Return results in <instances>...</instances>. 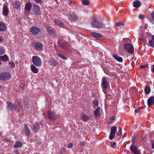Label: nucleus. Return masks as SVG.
<instances>
[{
	"label": "nucleus",
	"mask_w": 154,
	"mask_h": 154,
	"mask_svg": "<svg viewBox=\"0 0 154 154\" xmlns=\"http://www.w3.org/2000/svg\"><path fill=\"white\" fill-rule=\"evenodd\" d=\"M5 52V48L3 47H0V56L4 54Z\"/></svg>",
	"instance_id": "34"
},
{
	"label": "nucleus",
	"mask_w": 154,
	"mask_h": 154,
	"mask_svg": "<svg viewBox=\"0 0 154 154\" xmlns=\"http://www.w3.org/2000/svg\"><path fill=\"white\" fill-rule=\"evenodd\" d=\"M151 70L153 72H154V65H153L151 68Z\"/></svg>",
	"instance_id": "52"
},
{
	"label": "nucleus",
	"mask_w": 154,
	"mask_h": 154,
	"mask_svg": "<svg viewBox=\"0 0 154 154\" xmlns=\"http://www.w3.org/2000/svg\"><path fill=\"white\" fill-rule=\"evenodd\" d=\"M52 63L53 65V66H55L57 65L58 64V62L57 61H56V60H53V61Z\"/></svg>",
	"instance_id": "44"
},
{
	"label": "nucleus",
	"mask_w": 154,
	"mask_h": 154,
	"mask_svg": "<svg viewBox=\"0 0 154 154\" xmlns=\"http://www.w3.org/2000/svg\"><path fill=\"white\" fill-rule=\"evenodd\" d=\"M144 16L143 15H140L139 16V18L140 19H142L144 18Z\"/></svg>",
	"instance_id": "49"
},
{
	"label": "nucleus",
	"mask_w": 154,
	"mask_h": 154,
	"mask_svg": "<svg viewBox=\"0 0 154 154\" xmlns=\"http://www.w3.org/2000/svg\"><path fill=\"white\" fill-rule=\"evenodd\" d=\"M22 145V143L20 141H17L14 146V147L15 148L21 147Z\"/></svg>",
	"instance_id": "27"
},
{
	"label": "nucleus",
	"mask_w": 154,
	"mask_h": 154,
	"mask_svg": "<svg viewBox=\"0 0 154 154\" xmlns=\"http://www.w3.org/2000/svg\"><path fill=\"white\" fill-rule=\"evenodd\" d=\"M54 22L55 23V24L59 26V27L63 28H64V24L60 20L57 19L55 20L54 21Z\"/></svg>",
	"instance_id": "17"
},
{
	"label": "nucleus",
	"mask_w": 154,
	"mask_h": 154,
	"mask_svg": "<svg viewBox=\"0 0 154 154\" xmlns=\"http://www.w3.org/2000/svg\"><path fill=\"white\" fill-rule=\"evenodd\" d=\"M108 79L105 77H103L102 80L101 85L103 88L105 89H107L109 85V83L107 81Z\"/></svg>",
	"instance_id": "8"
},
{
	"label": "nucleus",
	"mask_w": 154,
	"mask_h": 154,
	"mask_svg": "<svg viewBox=\"0 0 154 154\" xmlns=\"http://www.w3.org/2000/svg\"><path fill=\"white\" fill-rule=\"evenodd\" d=\"M57 55L58 57H60L61 58L64 60H66L67 59V58L66 57H65L63 55H61L59 54H57Z\"/></svg>",
	"instance_id": "39"
},
{
	"label": "nucleus",
	"mask_w": 154,
	"mask_h": 154,
	"mask_svg": "<svg viewBox=\"0 0 154 154\" xmlns=\"http://www.w3.org/2000/svg\"><path fill=\"white\" fill-rule=\"evenodd\" d=\"M117 130V127L115 126L112 127L111 128V131L110 133L113 134H115L116 131Z\"/></svg>",
	"instance_id": "33"
},
{
	"label": "nucleus",
	"mask_w": 154,
	"mask_h": 154,
	"mask_svg": "<svg viewBox=\"0 0 154 154\" xmlns=\"http://www.w3.org/2000/svg\"><path fill=\"white\" fill-rule=\"evenodd\" d=\"M124 48H125V44L124 45Z\"/></svg>",
	"instance_id": "60"
},
{
	"label": "nucleus",
	"mask_w": 154,
	"mask_h": 154,
	"mask_svg": "<svg viewBox=\"0 0 154 154\" xmlns=\"http://www.w3.org/2000/svg\"><path fill=\"white\" fill-rule=\"evenodd\" d=\"M131 151L133 152V154H140L139 152L137 150L136 147L135 146H131Z\"/></svg>",
	"instance_id": "24"
},
{
	"label": "nucleus",
	"mask_w": 154,
	"mask_h": 154,
	"mask_svg": "<svg viewBox=\"0 0 154 154\" xmlns=\"http://www.w3.org/2000/svg\"><path fill=\"white\" fill-rule=\"evenodd\" d=\"M0 59L2 61H4L5 62H7L9 60V57L6 54L0 56Z\"/></svg>",
	"instance_id": "22"
},
{
	"label": "nucleus",
	"mask_w": 154,
	"mask_h": 154,
	"mask_svg": "<svg viewBox=\"0 0 154 154\" xmlns=\"http://www.w3.org/2000/svg\"><path fill=\"white\" fill-rule=\"evenodd\" d=\"M34 1L37 3H40L41 2V0H34Z\"/></svg>",
	"instance_id": "50"
},
{
	"label": "nucleus",
	"mask_w": 154,
	"mask_h": 154,
	"mask_svg": "<svg viewBox=\"0 0 154 154\" xmlns=\"http://www.w3.org/2000/svg\"><path fill=\"white\" fill-rule=\"evenodd\" d=\"M115 119V117L114 116H112L110 118V119L112 120H114Z\"/></svg>",
	"instance_id": "56"
},
{
	"label": "nucleus",
	"mask_w": 154,
	"mask_h": 154,
	"mask_svg": "<svg viewBox=\"0 0 154 154\" xmlns=\"http://www.w3.org/2000/svg\"><path fill=\"white\" fill-rule=\"evenodd\" d=\"M148 65H143L141 66V68H147L148 66Z\"/></svg>",
	"instance_id": "51"
},
{
	"label": "nucleus",
	"mask_w": 154,
	"mask_h": 154,
	"mask_svg": "<svg viewBox=\"0 0 154 154\" xmlns=\"http://www.w3.org/2000/svg\"><path fill=\"white\" fill-rule=\"evenodd\" d=\"M8 6L4 5L3 7L2 14L7 17L8 15Z\"/></svg>",
	"instance_id": "13"
},
{
	"label": "nucleus",
	"mask_w": 154,
	"mask_h": 154,
	"mask_svg": "<svg viewBox=\"0 0 154 154\" xmlns=\"http://www.w3.org/2000/svg\"><path fill=\"white\" fill-rule=\"evenodd\" d=\"M82 3L85 5H87L89 4L90 2L88 0H83L82 1Z\"/></svg>",
	"instance_id": "37"
},
{
	"label": "nucleus",
	"mask_w": 154,
	"mask_h": 154,
	"mask_svg": "<svg viewBox=\"0 0 154 154\" xmlns=\"http://www.w3.org/2000/svg\"><path fill=\"white\" fill-rule=\"evenodd\" d=\"M14 7L15 9H17L20 7V4L19 1H16L14 4Z\"/></svg>",
	"instance_id": "28"
},
{
	"label": "nucleus",
	"mask_w": 154,
	"mask_h": 154,
	"mask_svg": "<svg viewBox=\"0 0 154 154\" xmlns=\"http://www.w3.org/2000/svg\"><path fill=\"white\" fill-rule=\"evenodd\" d=\"M6 26L5 24L0 23V31H3L5 30Z\"/></svg>",
	"instance_id": "32"
},
{
	"label": "nucleus",
	"mask_w": 154,
	"mask_h": 154,
	"mask_svg": "<svg viewBox=\"0 0 154 154\" xmlns=\"http://www.w3.org/2000/svg\"><path fill=\"white\" fill-rule=\"evenodd\" d=\"M24 130L26 136L28 137L30 134V131L27 125L25 124L24 125Z\"/></svg>",
	"instance_id": "15"
},
{
	"label": "nucleus",
	"mask_w": 154,
	"mask_h": 154,
	"mask_svg": "<svg viewBox=\"0 0 154 154\" xmlns=\"http://www.w3.org/2000/svg\"><path fill=\"white\" fill-rule=\"evenodd\" d=\"M126 51L131 54H132L134 51V48L131 40L128 38H126Z\"/></svg>",
	"instance_id": "1"
},
{
	"label": "nucleus",
	"mask_w": 154,
	"mask_h": 154,
	"mask_svg": "<svg viewBox=\"0 0 154 154\" xmlns=\"http://www.w3.org/2000/svg\"><path fill=\"white\" fill-rule=\"evenodd\" d=\"M32 4L30 2H27L25 5L24 10L25 11L29 12L31 9Z\"/></svg>",
	"instance_id": "14"
},
{
	"label": "nucleus",
	"mask_w": 154,
	"mask_h": 154,
	"mask_svg": "<svg viewBox=\"0 0 154 154\" xmlns=\"http://www.w3.org/2000/svg\"><path fill=\"white\" fill-rule=\"evenodd\" d=\"M141 5V3L138 0H135L133 3V5L134 7L136 8L140 7Z\"/></svg>",
	"instance_id": "18"
},
{
	"label": "nucleus",
	"mask_w": 154,
	"mask_h": 154,
	"mask_svg": "<svg viewBox=\"0 0 154 154\" xmlns=\"http://www.w3.org/2000/svg\"><path fill=\"white\" fill-rule=\"evenodd\" d=\"M39 128V126H35V125H33V128H32V130L34 132L36 133L38 131V130Z\"/></svg>",
	"instance_id": "30"
},
{
	"label": "nucleus",
	"mask_w": 154,
	"mask_h": 154,
	"mask_svg": "<svg viewBox=\"0 0 154 154\" xmlns=\"http://www.w3.org/2000/svg\"><path fill=\"white\" fill-rule=\"evenodd\" d=\"M152 19L150 20V21L153 24H154V11L152 12L151 14Z\"/></svg>",
	"instance_id": "36"
},
{
	"label": "nucleus",
	"mask_w": 154,
	"mask_h": 154,
	"mask_svg": "<svg viewBox=\"0 0 154 154\" xmlns=\"http://www.w3.org/2000/svg\"><path fill=\"white\" fill-rule=\"evenodd\" d=\"M2 36L0 35V42H2L3 40V39L2 38Z\"/></svg>",
	"instance_id": "54"
},
{
	"label": "nucleus",
	"mask_w": 154,
	"mask_h": 154,
	"mask_svg": "<svg viewBox=\"0 0 154 154\" xmlns=\"http://www.w3.org/2000/svg\"><path fill=\"white\" fill-rule=\"evenodd\" d=\"M93 103L94 104V105L97 106H98V103L97 100H94L93 101Z\"/></svg>",
	"instance_id": "41"
},
{
	"label": "nucleus",
	"mask_w": 154,
	"mask_h": 154,
	"mask_svg": "<svg viewBox=\"0 0 154 154\" xmlns=\"http://www.w3.org/2000/svg\"><path fill=\"white\" fill-rule=\"evenodd\" d=\"M147 34L148 36L150 37V39L151 38H152V36H153V35H151V34L150 32H147Z\"/></svg>",
	"instance_id": "48"
},
{
	"label": "nucleus",
	"mask_w": 154,
	"mask_h": 154,
	"mask_svg": "<svg viewBox=\"0 0 154 154\" xmlns=\"http://www.w3.org/2000/svg\"><path fill=\"white\" fill-rule=\"evenodd\" d=\"M100 107H98L95 110L94 113V117L95 118H97L98 116H99L100 115Z\"/></svg>",
	"instance_id": "23"
},
{
	"label": "nucleus",
	"mask_w": 154,
	"mask_h": 154,
	"mask_svg": "<svg viewBox=\"0 0 154 154\" xmlns=\"http://www.w3.org/2000/svg\"><path fill=\"white\" fill-rule=\"evenodd\" d=\"M31 71L35 73H37L38 72V69L33 65L31 66Z\"/></svg>",
	"instance_id": "25"
},
{
	"label": "nucleus",
	"mask_w": 154,
	"mask_h": 154,
	"mask_svg": "<svg viewBox=\"0 0 154 154\" xmlns=\"http://www.w3.org/2000/svg\"><path fill=\"white\" fill-rule=\"evenodd\" d=\"M91 33V35L95 38H99L103 37L101 34L99 33L95 32H92Z\"/></svg>",
	"instance_id": "21"
},
{
	"label": "nucleus",
	"mask_w": 154,
	"mask_h": 154,
	"mask_svg": "<svg viewBox=\"0 0 154 154\" xmlns=\"http://www.w3.org/2000/svg\"><path fill=\"white\" fill-rule=\"evenodd\" d=\"M11 78V74L9 72H3L0 74V79L2 80H7Z\"/></svg>",
	"instance_id": "5"
},
{
	"label": "nucleus",
	"mask_w": 154,
	"mask_h": 154,
	"mask_svg": "<svg viewBox=\"0 0 154 154\" xmlns=\"http://www.w3.org/2000/svg\"><path fill=\"white\" fill-rule=\"evenodd\" d=\"M2 134V133H0V136H1V134Z\"/></svg>",
	"instance_id": "61"
},
{
	"label": "nucleus",
	"mask_w": 154,
	"mask_h": 154,
	"mask_svg": "<svg viewBox=\"0 0 154 154\" xmlns=\"http://www.w3.org/2000/svg\"><path fill=\"white\" fill-rule=\"evenodd\" d=\"M30 31L33 35H35L40 32L41 29L38 27L32 26L31 28Z\"/></svg>",
	"instance_id": "9"
},
{
	"label": "nucleus",
	"mask_w": 154,
	"mask_h": 154,
	"mask_svg": "<svg viewBox=\"0 0 154 154\" xmlns=\"http://www.w3.org/2000/svg\"><path fill=\"white\" fill-rule=\"evenodd\" d=\"M2 64V63L1 62H0V66Z\"/></svg>",
	"instance_id": "62"
},
{
	"label": "nucleus",
	"mask_w": 154,
	"mask_h": 154,
	"mask_svg": "<svg viewBox=\"0 0 154 154\" xmlns=\"http://www.w3.org/2000/svg\"><path fill=\"white\" fill-rule=\"evenodd\" d=\"M116 25L117 26L122 27L124 26L125 24L124 22L122 21H119L116 22Z\"/></svg>",
	"instance_id": "31"
},
{
	"label": "nucleus",
	"mask_w": 154,
	"mask_h": 154,
	"mask_svg": "<svg viewBox=\"0 0 154 154\" xmlns=\"http://www.w3.org/2000/svg\"><path fill=\"white\" fill-rule=\"evenodd\" d=\"M115 136V134H111L110 133V135L109 137V139L111 140H112L114 139Z\"/></svg>",
	"instance_id": "40"
},
{
	"label": "nucleus",
	"mask_w": 154,
	"mask_h": 154,
	"mask_svg": "<svg viewBox=\"0 0 154 154\" xmlns=\"http://www.w3.org/2000/svg\"><path fill=\"white\" fill-rule=\"evenodd\" d=\"M33 154H40L39 153H34Z\"/></svg>",
	"instance_id": "59"
},
{
	"label": "nucleus",
	"mask_w": 154,
	"mask_h": 154,
	"mask_svg": "<svg viewBox=\"0 0 154 154\" xmlns=\"http://www.w3.org/2000/svg\"><path fill=\"white\" fill-rule=\"evenodd\" d=\"M143 108V107H139V108H138V109H139L140 110V109H142Z\"/></svg>",
	"instance_id": "58"
},
{
	"label": "nucleus",
	"mask_w": 154,
	"mask_h": 154,
	"mask_svg": "<svg viewBox=\"0 0 154 154\" xmlns=\"http://www.w3.org/2000/svg\"><path fill=\"white\" fill-rule=\"evenodd\" d=\"M33 11L35 14L36 15H39L41 13L40 10V7L37 5L36 4L34 5V6L33 8Z\"/></svg>",
	"instance_id": "11"
},
{
	"label": "nucleus",
	"mask_w": 154,
	"mask_h": 154,
	"mask_svg": "<svg viewBox=\"0 0 154 154\" xmlns=\"http://www.w3.org/2000/svg\"><path fill=\"white\" fill-rule=\"evenodd\" d=\"M148 27V25L147 24H145L143 27L142 29L145 30Z\"/></svg>",
	"instance_id": "46"
},
{
	"label": "nucleus",
	"mask_w": 154,
	"mask_h": 154,
	"mask_svg": "<svg viewBox=\"0 0 154 154\" xmlns=\"http://www.w3.org/2000/svg\"><path fill=\"white\" fill-rule=\"evenodd\" d=\"M58 45L61 48L66 50H68L69 48L68 43L63 40L58 41Z\"/></svg>",
	"instance_id": "3"
},
{
	"label": "nucleus",
	"mask_w": 154,
	"mask_h": 154,
	"mask_svg": "<svg viewBox=\"0 0 154 154\" xmlns=\"http://www.w3.org/2000/svg\"><path fill=\"white\" fill-rule=\"evenodd\" d=\"M154 103V97L151 96L147 100V104L149 106H151Z\"/></svg>",
	"instance_id": "16"
},
{
	"label": "nucleus",
	"mask_w": 154,
	"mask_h": 154,
	"mask_svg": "<svg viewBox=\"0 0 154 154\" xmlns=\"http://www.w3.org/2000/svg\"><path fill=\"white\" fill-rule=\"evenodd\" d=\"M32 61L33 64L37 66H40L42 65L41 59L37 56H33L32 57Z\"/></svg>",
	"instance_id": "4"
},
{
	"label": "nucleus",
	"mask_w": 154,
	"mask_h": 154,
	"mask_svg": "<svg viewBox=\"0 0 154 154\" xmlns=\"http://www.w3.org/2000/svg\"><path fill=\"white\" fill-rule=\"evenodd\" d=\"M81 117L82 120L83 122H86L90 118V117L88 115L84 113H82L81 115Z\"/></svg>",
	"instance_id": "19"
},
{
	"label": "nucleus",
	"mask_w": 154,
	"mask_h": 154,
	"mask_svg": "<svg viewBox=\"0 0 154 154\" xmlns=\"http://www.w3.org/2000/svg\"><path fill=\"white\" fill-rule=\"evenodd\" d=\"M152 147L153 149H154V141H152Z\"/></svg>",
	"instance_id": "53"
},
{
	"label": "nucleus",
	"mask_w": 154,
	"mask_h": 154,
	"mask_svg": "<svg viewBox=\"0 0 154 154\" xmlns=\"http://www.w3.org/2000/svg\"><path fill=\"white\" fill-rule=\"evenodd\" d=\"M112 56L113 57L118 61L119 62H122V58L119 56L115 54H113Z\"/></svg>",
	"instance_id": "29"
},
{
	"label": "nucleus",
	"mask_w": 154,
	"mask_h": 154,
	"mask_svg": "<svg viewBox=\"0 0 154 154\" xmlns=\"http://www.w3.org/2000/svg\"><path fill=\"white\" fill-rule=\"evenodd\" d=\"M48 117L51 120H55L56 118L55 114L51 111H48L47 112Z\"/></svg>",
	"instance_id": "10"
},
{
	"label": "nucleus",
	"mask_w": 154,
	"mask_h": 154,
	"mask_svg": "<svg viewBox=\"0 0 154 154\" xmlns=\"http://www.w3.org/2000/svg\"><path fill=\"white\" fill-rule=\"evenodd\" d=\"M68 17L72 21H76L79 19L78 16L75 14H69L68 15Z\"/></svg>",
	"instance_id": "12"
},
{
	"label": "nucleus",
	"mask_w": 154,
	"mask_h": 154,
	"mask_svg": "<svg viewBox=\"0 0 154 154\" xmlns=\"http://www.w3.org/2000/svg\"><path fill=\"white\" fill-rule=\"evenodd\" d=\"M91 26L93 28H102L103 27V25L102 22L97 21L96 19H94L91 22Z\"/></svg>",
	"instance_id": "2"
},
{
	"label": "nucleus",
	"mask_w": 154,
	"mask_h": 154,
	"mask_svg": "<svg viewBox=\"0 0 154 154\" xmlns=\"http://www.w3.org/2000/svg\"><path fill=\"white\" fill-rule=\"evenodd\" d=\"M149 43L150 46L154 48V36H152L151 39L149 40Z\"/></svg>",
	"instance_id": "26"
},
{
	"label": "nucleus",
	"mask_w": 154,
	"mask_h": 154,
	"mask_svg": "<svg viewBox=\"0 0 154 154\" xmlns=\"http://www.w3.org/2000/svg\"><path fill=\"white\" fill-rule=\"evenodd\" d=\"M122 135V129L121 128L119 127V132L117 133V135L119 137H121Z\"/></svg>",
	"instance_id": "38"
},
{
	"label": "nucleus",
	"mask_w": 154,
	"mask_h": 154,
	"mask_svg": "<svg viewBox=\"0 0 154 154\" xmlns=\"http://www.w3.org/2000/svg\"><path fill=\"white\" fill-rule=\"evenodd\" d=\"M9 64L10 65V68H13L15 67V65L13 61H12L11 63H9Z\"/></svg>",
	"instance_id": "42"
},
{
	"label": "nucleus",
	"mask_w": 154,
	"mask_h": 154,
	"mask_svg": "<svg viewBox=\"0 0 154 154\" xmlns=\"http://www.w3.org/2000/svg\"><path fill=\"white\" fill-rule=\"evenodd\" d=\"M110 143V146L111 147H115V146L116 145V143L115 142H114L113 143L111 142Z\"/></svg>",
	"instance_id": "43"
},
{
	"label": "nucleus",
	"mask_w": 154,
	"mask_h": 154,
	"mask_svg": "<svg viewBox=\"0 0 154 154\" xmlns=\"http://www.w3.org/2000/svg\"><path fill=\"white\" fill-rule=\"evenodd\" d=\"M145 92L146 94H149L150 91V88L148 86H146L145 88Z\"/></svg>",
	"instance_id": "35"
},
{
	"label": "nucleus",
	"mask_w": 154,
	"mask_h": 154,
	"mask_svg": "<svg viewBox=\"0 0 154 154\" xmlns=\"http://www.w3.org/2000/svg\"><path fill=\"white\" fill-rule=\"evenodd\" d=\"M43 45L39 42H37L34 44V49L38 51H41L43 50Z\"/></svg>",
	"instance_id": "7"
},
{
	"label": "nucleus",
	"mask_w": 154,
	"mask_h": 154,
	"mask_svg": "<svg viewBox=\"0 0 154 154\" xmlns=\"http://www.w3.org/2000/svg\"><path fill=\"white\" fill-rule=\"evenodd\" d=\"M14 109L17 112H19L20 111L18 107H17L15 105H14Z\"/></svg>",
	"instance_id": "45"
},
{
	"label": "nucleus",
	"mask_w": 154,
	"mask_h": 154,
	"mask_svg": "<svg viewBox=\"0 0 154 154\" xmlns=\"http://www.w3.org/2000/svg\"><path fill=\"white\" fill-rule=\"evenodd\" d=\"M61 150H62L63 151H64L65 149L64 148H63Z\"/></svg>",
	"instance_id": "57"
},
{
	"label": "nucleus",
	"mask_w": 154,
	"mask_h": 154,
	"mask_svg": "<svg viewBox=\"0 0 154 154\" xmlns=\"http://www.w3.org/2000/svg\"><path fill=\"white\" fill-rule=\"evenodd\" d=\"M24 87V86H23V87H21V88H23Z\"/></svg>",
	"instance_id": "63"
},
{
	"label": "nucleus",
	"mask_w": 154,
	"mask_h": 154,
	"mask_svg": "<svg viewBox=\"0 0 154 154\" xmlns=\"http://www.w3.org/2000/svg\"><path fill=\"white\" fill-rule=\"evenodd\" d=\"M7 108L9 110H11L13 109L14 104L11 102H7Z\"/></svg>",
	"instance_id": "20"
},
{
	"label": "nucleus",
	"mask_w": 154,
	"mask_h": 154,
	"mask_svg": "<svg viewBox=\"0 0 154 154\" xmlns=\"http://www.w3.org/2000/svg\"><path fill=\"white\" fill-rule=\"evenodd\" d=\"M139 109H136L135 110V112H136V113H137L138 112H139Z\"/></svg>",
	"instance_id": "55"
},
{
	"label": "nucleus",
	"mask_w": 154,
	"mask_h": 154,
	"mask_svg": "<svg viewBox=\"0 0 154 154\" xmlns=\"http://www.w3.org/2000/svg\"><path fill=\"white\" fill-rule=\"evenodd\" d=\"M124 39H125V38H124L123 39V41H124Z\"/></svg>",
	"instance_id": "64"
},
{
	"label": "nucleus",
	"mask_w": 154,
	"mask_h": 154,
	"mask_svg": "<svg viewBox=\"0 0 154 154\" xmlns=\"http://www.w3.org/2000/svg\"><path fill=\"white\" fill-rule=\"evenodd\" d=\"M48 33L51 36L55 37L57 35L56 32L54 29L50 26H48L46 28Z\"/></svg>",
	"instance_id": "6"
},
{
	"label": "nucleus",
	"mask_w": 154,
	"mask_h": 154,
	"mask_svg": "<svg viewBox=\"0 0 154 154\" xmlns=\"http://www.w3.org/2000/svg\"><path fill=\"white\" fill-rule=\"evenodd\" d=\"M73 146V144L72 143H71L69 144L68 146V147L69 148H71Z\"/></svg>",
	"instance_id": "47"
}]
</instances>
